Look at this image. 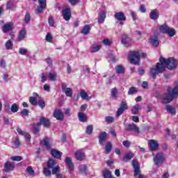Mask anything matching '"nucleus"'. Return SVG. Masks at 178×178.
Returning <instances> with one entry per match:
<instances>
[{"label":"nucleus","instance_id":"obj_28","mask_svg":"<svg viewBox=\"0 0 178 178\" xmlns=\"http://www.w3.org/2000/svg\"><path fill=\"white\" fill-rule=\"evenodd\" d=\"M13 29V25L12 24H6L3 27V31L4 33H8V31H10Z\"/></svg>","mask_w":178,"mask_h":178},{"label":"nucleus","instance_id":"obj_13","mask_svg":"<svg viewBox=\"0 0 178 178\" xmlns=\"http://www.w3.org/2000/svg\"><path fill=\"white\" fill-rule=\"evenodd\" d=\"M53 115L57 120H63V119H65V115H63V113L60 110L54 111Z\"/></svg>","mask_w":178,"mask_h":178},{"label":"nucleus","instance_id":"obj_37","mask_svg":"<svg viewBox=\"0 0 178 178\" xmlns=\"http://www.w3.org/2000/svg\"><path fill=\"white\" fill-rule=\"evenodd\" d=\"M80 95L82 99H84L85 101H87V99H88V94L86 92V90H82L80 92Z\"/></svg>","mask_w":178,"mask_h":178},{"label":"nucleus","instance_id":"obj_39","mask_svg":"<svg viewBox=\"0 0 178 178\" xmlns=\"http://www.w3.org/2000/svg\"><path fill=\"white\" fill-rule=\"evenodd\" d=\"M49 79L51 80V81H56V74L50 72L49 73Z\"/></svg>","mask_w":178,"mask_h":178},{"label":"nucleus","instance_id":"obj_12","mask_svg":"<svg viewBox=\"0 0 178 178\" xmlns=\"http://www.w3.org/2000/svg\"><path fill=\"white\" fill-rule=\"evenodd\" d=\"M63 19H65L67 22L70 20V17H72V13L70 12V8H65L63 10Z\"/></svg>","mask_w":178,"mask_h":178},{"label":"nucleus","instance_id":"obj_44","mask_svg":"<svg viewBox=\"0 0 178 178\" xmlns=\"http://www.w3.org/2000/svg\"><path fill=\"white\" fill-rule=\"evenodd\" d=\"M11 161H14L16 162H20V161L23 160V157L20 156H14L10 157Z\"/></svg>","mask_w":178,"mask_h":178},{"label":"nucleus","instance_id":"obj_36","mask_svg":"<svg viewBox=\"0 0 178 178\" xmlns=\"http://www.w3.org/2000/svg\"><path fill=\"white\" fill-rule=\"evenodd\" d=\"M120 109H122V111H127L129 109V106L127 105V102L122 101L120 104Z\"/></svg>","mask_w":178,"mask_h":178},{"label":"nucleus","instance_id":"obj_59","mask_svg":"<svg viewBox=\"0 0 178 178\" xmlns=\"http://www.w3.org/2000/svg\"><path fill=\"white\" fill-rule=\"evenodd\" d=\"M103 43L104 45H111L112 44V42L109 39H104L103 40Z\"/></svg>","mask_w":178,"mask_h":178},{"label":"nucleus","instance_id":"obj_18","mask_svg":"<svg viewBox=\"0 0 178 178\" xmlns=\"http://www.w3.org/2000/svg\"><path fill=\"white\" fill-rule=\"evenodd\" d=\"M41 145H43V147H45L47 149H49L51 148V141L49 140V138H45L42 141H40Z\"/></svg>","mask_w":178,"mask_h":178},{"label":"nucleus","instance_id":"obj_38","mask_svg":"<svg viewBox=\"0 0 178 178\" xmlns=\"http://www.w3.org/2000/svg\"><path fill=\"white\" fill-rule=\"evenodd\" d=\"M26 32L24 29L22 30L20 32H19V35L18 37L19 38V41H22V40H24L25 37H26Z\"/></svg>","mask_w":178,"mask_h":178},{"label":"nucleus","instance_id":"obj_64","mask_svg":"<svg viewBox=\"0 0 178 178\" xmlns=\"http://www.w3.org/2000/svg\"><path fill=\"white\" fill-rule=\"evenodd\" d=\"M132 120L133 122H135V123H138V122H140V119L138 118V116H133Z\"/></svg>","mask_w":178,"mask_h":178},{"label":"nucleus","instance_id":"obj_48","mask_svg":"<svg viewBox=\"0 0 178 178\" xmlns=\"http://www.w3.org/2000/svg\"><path fill=\"white\" fill-rule=\"evenodd\" d=\"M167 34L170 36V37H175V35H176V31L175 29H168V31L167 32Z\"/></svg>","mask_w":178,"mask_h":178},{"label":"nucleus","instance_id":"obj_3","mask_svg":"<svg viewBox=\"0 0 178 178\" xmlns=\"http://www.w3.org/2000/svg\"><path fill=\"white\" fill-rule=\"evenodd\" d=\"M47 167L43 168V174L47 177H51V175H56L59 173L60 167L58 165V163L52 159H49L47 163Z\"/></svg>","mask_w":178,"mask_h":178},{"label":"nucleus","instance_id":"obj_7","mask_svg":"<svg viewBox=\"0 0 178 178\" xmlns=\"http://www.w3.org/2000/svg\"><path fill=\"white\" fill-rule=\"evenodd\" d=\"M114 17L115 19H116V20L120 22V26H123V22H126L127 20L126 15H124V13L123 12L115 13L114 15Z\"/></svg>","mask_w":178,"mask_h":178},{"label":"nucleus","instance_id":"obj_6","mask_svg":"<svg viewBox=\"0 0 178 178\" xmlns=\"http://www.w3.org/2000/svg\"><path fill=\"white\" fill-rule=\"evenodd\" d=\"M132 166L134 168V177L138 178H145L144 176L140 173L141 170H140V165L138 164V162H137L135 160L132 161Z\"/></svg>","mask_w":178,"mask_h":178},{"label":"nucleus","instance_id":"obj_14","mask_svg":"<svg viewBox=\"0 0 178 178\" xmlns=\"http://www.w3.org/2000/svg\"><path fill=\"white\" fill-rule=\"evenodd\" d=\"M5 172H12L15 169V164L10 163V161H6L4 164Z\"/></svg>","mask_w":178,"mask_h":178},{"label":"nucleus","instance_id":"obj_62","mask_svg":"<svg viewBox=\"0 0 178 178\" xmlns=\"http://www.w3.org/2000/svg\"><path fill=\"white\" fill-rule=\"evenodd\" d=\"M51 89V87L49 86V85L45 84L43 87V90H44V91H47L49 92Z\"/></svg>","mask_w":178,"mask_h":178},{"label":"nucleus","instance_id":"obj_61","mask_svg":"<svg viewBox=\"0 0 178 178\" xmlns=\"http://www.w3.org/2000/svg\"><path fill=\"white\" fill-rule=\"evenodd\" d=\"M41 79H42V83H45L47 81V78L45 76V74L44 73L41 74Z\"/></svg>","mask_w":178,"mask_h":178},{"label":"nucleus","instance_id":"obj_35","mask_svg":"<svg viewBox=\"0 0 178 178\" xmlns=\"http://www.w3.org/2000/svg\"><path fill=\"white\" fill-rule=\"evenodd\" d=\"M166 111L171 113V115H176V108L172 107L171 106H166Z\"/></svg>","mask_w":178,"mask_h":178},{"label":"nucleus","instance_id":"obj_50","mask_svg":"<svg viewBox=\"0 0 178 178\" xmlns=\"http://www.w3.org/2000/svg\"><path fill=\"white\" fill-rule=\"evenodd\" d=\"M46 41L47 42H52V35L49 33H47L46 35Z\"/></svg>","mask_w":178,"mask_h":178},{"label":"nucleus","instance_id":"obj_52","mask_svg":"<svg viewBox=\"0 0 178 178\" xmlns=\"http://www.w3.org/2000/svg\"><path fill=\"white\" fill-rule=\"evenodd\" d=\"M124 113V110H122V108H119L117 111H116V114L115 116L117 118H119V116H120L121 115H123V113Z\"/></svg>","mask_w":178,"mask_h":178},{"label":"nucleus","instance_id":"obj_49","mask_svg":"<svg viewBox=\"0 0 178 178\" xmlns=\"http://www.w3.org/2000/svg\"><path fill=\"white\" fill-rule=\"evenodd\" d=\"M111 95L114 98H116L118 95V88H113L111 89Z\"/></svg>","mask_w":178,"mask_h":178},{"label":"nucleus","instance_id":"obj_46","mask_svg":"<svg viewBox=\"0 0 178 178\" xmlns=\"http://www.w3.org/2000/svg\"><path fill=\"white\" fill-rule=\"evenodd\" d=\"M6 49H12L13 48V43L10 40H8L6 42Z\"/></svg>","mask_w":178,"mask_h":178},{"label":"nucleus","instance_id":"obj_33","mask_svg":"<svg viewBox=\"0 0 178 178\" xmlns=\"http://www.w3.org/2000/svg\"><path fill=\"white\" fill-rule=\"evenodd\" d=\"M101 49V45H92L90 47V52H98Z\"/></svg>","mask_w":178,"mask_h":178},{"label":"nucleus","instance_id":"obj_20","mask_svg":"<svg viewBox=\"0 0 178 178\" xmlns=\"http://www.w3.org/2000/svg\"><path fill=\"white\" fill-rule=\"evenodd\" d=\"M65 162L67 165L70 171L74 170V165H73V162H72V159L70 157H66Z\"/></svg>","mask_w":178,"mask_h":178},{"label":"nucleus","instance_id":"obj_5","mask_svg":"<svg viewBox=\"0 0 178 178\" xmlns=\"http://www.w3.org/2000/svg\"><path fill=\"white\" fill-rule=\"evenodd\" d=\"M165 157L163 153H157L154 158V164L156 166H161V165H162L163 162H165Z\"/></svg>","mask_w":178,"mask_h":178},{"label":"nucleus","instance_id":"obj_24","mask_svg":"<svg viewBox=\"0 0 178 178\" xmlns=\"http://www.w3.org/2000/svg\"><path fill=\"white\" fill-rule=\"evenodd\" d=\"M40 123L44 125V127H49V126H51V122H49V120L44 117L40 118Z\"/></svg>","mask_w":178,"mask_h":178},{"label":"nucleus","instance_id":"obj_60","mask_svg":"<svg viewBox=\"0 0 178 178\" xmlns=\"http://www.w3.org/2000/svg\"><path fill=\"white\" fill-rule=\"evenodd\" d=\"M70 3H71V5H77V3H79V2H80V0H69Z\"/></svg>","mask_w":178,"mask_h":178},{"label":"nucleus","instance_id":"obj_10","mask_svg":"<svg viewBox=\"0 0 178 178\" xmlns=\"http://www.w3.org/2000/svg\"><path fill=\"white\" fill-rule=\"evenodd\" d=\"M149 147L151 151H156L158 147H159V144L158 143V141L152 139L149 140Z\"/></svg>","mask_w":178,"mask_h":178},{"label":"nucleus","instance_id":"obj_25","mask_svg":"<svg viewBox=\"0 0 178 178\" xmlns=\"http://www.w3.org/2000/svg\"><path fill=\"white\" fill-rule=\"evenodd\" d=\"M139 111H141V106L136 104L132 107L131 113L132 115H137Z\"/></svg>","mask_w":178,"mask_h":178},{"label":"nucleus","instance_id":"obj_42","mask_svg":"<svg viewBox=\"0 0 178 178\" xmlns=\"http://www.w3.org/2000/svg\"><path fill=\"white\" fill-rule=\"evenodd\" d=\"M106 123H113L115 122V118L112 116H106L105 117Z\"/></svg>","mask_w":178,"mask_h":178},{"label":"nucleus","instance_id":"obj_41","mask_svg":"<svg viewBox=\"0 0 178 178\" xmlns=\"http://www.w3.org/2000/svg\"><path fill=\"white\" fill-rule=\"evenodd\" d=\"M137 92L136 87H131L129 89L128 95H134Z\"/></svg>","mask_w":178,"mask_h":178},{"label":"nucleus","instance_id":"obj_2","mask_svg":"<svg viewBox=\"0 0 178 178\" xmlns=\"http://www.w3.org/2000/svg\"><path fill=\"white\" fill-rule=\"evenodd\" d=\"M176 97H178V85L174 88H167L166 92L161 96V102L162 104H170Z\"/></svg>","mask_w":178,"mask_h":178},{"label":"nucleus","instance_id":"obj_55","mask_svg":"<svg viewBox=\"0 0 178 178\" xmlns=\"http://www.w3.org/2000/svg\"><path fill=\"white\" fill-rule=\"evenodd\" d=\"M79 170H80V172H86V170H87V165H81L79 166Z\"/></svg>","mask_w":178,"mask_h":178},{"label":"nucleus","instance_id":"obj_22","mask_svg":"<svg viewBox=\"0 0 178 178\" xmlns=\"http://www.w3.org/2000/svg\"><path fill=\"white\" fill-rule=\"evenodd\" d=\"M159 17V14H158V10L154 9L150 12V19H152V20H156Z\"/></svg>","mask_w":178,"mask_h":178},{"label":"nucleus","instance_id":"obj_53","mask_svg":"<svg viewBox=\"0 0 178 178\" xmlns=\"http://www.w3.org/2000/svg\"><path fill=\"white\" fill-rule=\"evenodd\" d=\"M38 104L40 108H42V109H43V108H45V102L44 100H39L38 102Z\"/></svg>","mask_w":178,"mask_h":178},{"label":"nucleus","instance_id":"obj_30","mask_svg":"<svg viewBox=\"0 0 178 178\" xmlns=\"http://www.w3.org/2000/svg\"><path fill=\"white\" fill-rule=\"evenodd\" d=\"M90 25H86L83 30L81 31V34H84V35H87L88 34V33H90Z\"/></svg>","mask_w":178,"mask_h":178},{"label":"nucleus","instance_id":"obj_17","mask_svg":"<svg viewBox=\"0 0 178 178\" xmlns=\"http://www.w3.org/2000/svg\"><path fill=\"white\" fill-rule=\"evenodd\" d=\"M127 130L129 131H135V133H140V128L136 125V124L132 123L128 124Z\"/></svg>","mask_w":178,"mask_h":178},{"label":"nucleus","instance_id":"obj_63","mask_svg":"<svg viewBox=\"0 0 178 178\" xmlns=\"http://www.w3.org/2000/svg\"><path fill=\"white\" fill-rule=\"evenodd\" d=\"M0 66L1 67H3V69L5 68V67L6 66V63L5 62V60H1Z\"/></svg>","mask_w":178,"mask_h":178},{"label":"nucleus","instance_id":"obj_11","mask_svg":"<svg viewBox=\"0 0 178 178\" xmlns=\"http://www.w3.org/2000/svg\"><path fill=\"white\" fill-rule=\"evenodd\" d=\"M121 42L124 47H129L131 45V40L127 35H123L121 38Z\"/></svg>","mask_w":178,"mask_h":178},{"label":"nucleus","instance_id":"obj_31","mask_svg":"<svg viewBox=\"0 0 178 178\" xmlns=\"http://www.w3.org/2000/svg\"><path fill=\"white\" fill-rule=\"evenodd\" d=\"M106 154H109L112 151V143L111 142H107L105 147Z\"/></svg>","mask_w":178,"mask_h":178},{"label":"nucleus","instance_id":"obj_15","mask_svg":"<svg viewBox=\"0 0 178 178\" xmlns=\"http://www.w3.org/2000/svg\"><path fill=\"white\" fill-rule=\"evenodd\" d=\"M17 131L19 136H23L25 138L27 139V141H30L31 140V136L29 135V133L22 131L20 128H17Z\"/></svg>","mask_w":178,"mask_h":178},{"label":"nucleus","instance_id":"obj_4","mask_svg":"<svg viewBox=\"0 0 178 178\" xmlns=\"http://www.w3.org/2000/svg\"><path fill=\"white\" fill-rule=\"evenodd\" d=\"M128 59L132 65L140 63V51H130L128 54Z\"/></svg>","mask_w":178,"mask_h":178},{"label":"nucleus","instance_id":"obj_8","mask_svg":"<svg viewBox=\"0 0 178 178\" xmlns=\"http://www.w3.org/2000/svg\"><path fill=\"white\" fill-rule=\"evenodd\" d=\"M61 88L63 92H65L66 97H72L73 95V91L72 90V88H67L66 83H62Z\"/></svg>","mask_w":178,"mask_h":178},{"label":"nucleus","instance_id":"obj_43","mask_svg":"<svg viewBox=\"0 0 178 178\" xmlns=\"http://www.w3.org/2000/svg\"><path fill=\"white\" fill-rule=\"evenodd\" d=\"M30 20H31V16L29 13H26L25 15L24 23H26V24H29V23H30Z\"/></svg>","mask_w":178,"mask_h":178},{"label":"nucleus","instance_id":"obj_40","mask_svg":"<svg viewBox=\"0 0 178 178\" xmlns=\"http://www.w3.org/2000/svg\"><path fill=\"white\" fill-rule=\"evenodd\" d=\"M19 111V105H17V104H13L11 106V112H13V113H16V112H18Z\"/></svg>","mask_w":178,"mask_h":178},{"label":"nucleus","instance_id":"obj_45","mask_svg":"<svg viewBox=\"0 0 178 178\" xmlns=\"http://www.w3.org/2000/svg\"><path fill=\"white\" fill-rule=\"evenodd\" d=\"M38 99L35 97H29V102L31 104V105L35 106L37 104H38V101H37Z\"/></svg>","mask_w":178,"mask_h":178},{"label":"nucleus","instance_id":"obj_56","mask_svg":"<svg viewBox=\"0 0 178 178\" xmlns=\"http://www.w3.org/2000/svg\"><path fill=\"white\" fill-rule=\"evenodd\" d=\"M122 144H123L124 147H126V148H129L131 143L129 140H124V141H123Z\"/></svg>","mask_w":178,"mask_h":178},{"label":"nucleus","instance_id":"obj_58","mask_svg":"<svg viewBox=\"0 0 178 178\" xmlns=\"http://www.w3.org/2000/svg\"><path fill=\"white\" fill-rule=\"evenodd\" d=\"M14 143L17 148L20 147V140L19 139V138H15Z\"/></svg>","mask_w":178,"mask_h":178},{"label":"nucleus","instance_id":"obj_1","mask_svg":"<svg viewBox=\"0 0 178 178\" xmlns=\"http://www.w3.org/2000/svg\"><path fill=\"white\" fill-rule=\"evenodd\" d=\"M159 62L156 64V68H152L150 70V76L152 79H155L158 73H163L166 67L168 70H173V69L177 67V60L172 57L168 58L161 57Z\"/></svg>","mask_w":178,"mask_h":178},{"label":"nucleus","instance_id":"obj_29","mask_svg":"<svg viewBox=\"0 0 178 178\" xmlns=\"http://www.w3.org/2000/svg\"><path fill=\"white\" fill-rule=\"evenodd\" d=\"M169 31V26L166 24H163L160 27V31L163 34H167L168 31Z\"/></svg>","mask_w":178,"mask_h":178},{"label":"nucleus","instance_id":"obj_21","mask_svg":"<svg viewBox=\"0 0 178 178\" xmlns=\"http://www.w3.org/2000/svg\"><path fill=\"white\" fill-rule=\"evenodd\" d=\"M105 19H106V13L105 11H102L101 13L99 14L98 23L99 24L104 23Z\"/></svg>","mask_w":178,"mask_h":178},{"label":"nucleus","instance_id":"obj_54","mask_svg":"<svg viewBox=\"0 0 178 178\" xmlns=\"http://www.w3.org/2000/svg\"><path fill=\"white\" fill-rule=\"evenodd\" d=\"M26 171L28 172V173L29 175H34V170H33V167H31V166H29L26 168Z\"/></svg>","mask_w":178,"mask_h":178},{"label":"nucleus","instance_id":"obj_27","mask_svg":"<svg viewBox=\"0 0 178 178\" xmlns=\"http://www.w3.org/2000/svg\"><path fill=\"white\" fill-rule=\"evenodd\" d=\"M115 70L118 74H123L124 73V67L122 65H117Z\"/></svg>","mask_w":178,"mask_h":178},{"label":"nucleus","instance_id":"obj_19","mask_svg":"<svg viewBox=\"0 0 178 178\" xmlns=\"http://www.w3.org/2000/svg\"><path fill=\"white\" fill-rule=\"evenodd\" d=\"M75 158H76L77 161H83V159L86 158V154H84L83 151L78 150L75 153Z\"/></svg>","mask_w":178,"mask_h":178},{"label":"nucleus","instance_id":"obj_34","mask_svg":"<svg viewBox=\"0 0 178 178\" xmlns=\"http://www.w3.org/2000/svg\"><path fill=\"white\" fill-rule=\"evenodd\" d=\"M132 158H133V154L128 153V154H125L122 161L124 162H129V161H130Z\"/></svg>","mask_w":178,"mask_h":178},{"label":"nucleus","instance_id":"obj_51","mask_svg":"<svg viewBox=\"0 0 178 178\" xmlns=\"http://www.w3.org/2000/svg\"><path fill=\"white\" fill-rule=\"evenodd\" d=\"M92 130H94V128L92 127V125H89L86 128V134H91L92 133Z\"/></svg>","mask_w":178,"mask_h":178},{"label":"nucleus","instance_id":"obj_47","mask_svg":"<svg viewBox=\"0 0 178 178\" xmlns=\"http://www.w3.org/2000/svg\"><path fill=\"white\" fill-rule=\"evenodd\" d=\"M49 24L51 26V27H54L55 26V21L54 20V17L53 16H49Z\"/></svg>","mask_w":178,"mask_h":178},{"label":"nucleus","instance_id":"obj_9","mask_svg":"<svg viewBox=\"0 0 178 178\" xmlns=\"http://www.w3.org/2000/svg\"><path fill=\"white\" fill-rule=\"evenodd\" d=\"M39 6H38L37 10L38 13H42L44 9L47 8V0H38Z\"/></svg>","mask_w":178,"mask_h":178},{"label":"nucleus","instance_id":"obj_26","mask_svg":"<svg viewBox=\"0 0 178 178\" xmlns=\"http://www.w3.org/2000/svg\"><path fill=\"white\" fill-rule=\"evenodd\" d=\"M79 120L82 122H87V115L84 113H78Z\"/></svg>","mask_w":178,"mask_h":178},{"label":"nucleus","instance_id":"obj_32","mask_svg":"<svg viewBox=\"0 0 178 178\" xmlns=\"http://www.w3.org/2000/svg\"><path fill=\"white\" fill-rule=\"evenodd\" d=\"M150 42L154 47H158L159 45V41L158 40V38H151Z\"/></svg>","mask_w":178,"mask_h":178},{"label":"nucleus","instance_id":"obj_16","mask_svg":"<svg viewBox=\"0 0 178 178\" xmlns=\"http://www.w3.org/2000/svg\"><path fill=\"white\" fill-rule=\"evenodd\" d=\"M106 136L108 134L105 131H102L99 135V144L100 145H104V143H105V140H106Z\"/></svg>","mask_w":178,"mask_h":178},{"label":"nucleus","instance_id":"obj_23","mask_svg":"<svg viewBox=\"0 0 178 178\" xmlns=\"http://www.w3.org/2000/svg\"><path fill=\"white\" fill-rule=\"evenodd\" d=\"M51 154L52 156H54V158H56L57 159H60V157L62 156V152L55 149H51Z\"/></svg>","mask_w":178,"mask_h":178},{"label":"nucleus","instance_id":"obj_57","mask_svg":"<svg viewBox=\"0 0 178 178\" xmlns=\"http://www.w3.org/2000/svg\"><path fill=\"white\" fill-rule=\"evenodd\" d=\"M19 53L20 55H26L27 54V49H19Z\"/></svg>","mask_w":178,"mask_h":178}]
</instances>
